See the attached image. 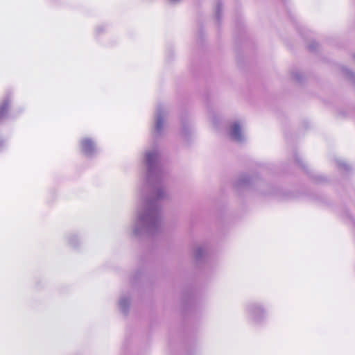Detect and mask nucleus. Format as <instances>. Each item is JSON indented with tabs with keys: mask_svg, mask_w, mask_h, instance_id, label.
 I'll list each match as a JSON object with an SVG mask.
<instances>
[{
	"mask_svg": "<svg viewBox=\"0 0 355 355\" xmlns=\"http://www.w3.org/2000/svg\"><path fill=\"white\" fill-rule=\"evenodd\" d=\"M80 146L82 151L85 154L92 153L94 149V142L87 138L83 139L80 141Z\"/></svg>",
	"mask_w": 355,
	"mask_h": 355,
	"instance_id": "nucleus-1",
	"label": "nucleus"
},
{
	"mask_svg": "<svg viewBox=\"0 0 355 355\" xmlns=\"http://www.w3.org/2000/svg\"><path fill=\"white\" fill-rule=\"evenodd\" d=\"M232 135L235 138H236V139H239L240 138V136H241V129H240V127H239V125L238 124H234L232 126Z\"/></svg>",
	"mask_w": 355,
	"mask_h": 355,
	"instance_id": "nucleus-2",
	"label": "nucleus"
},
{
	"mask_svg": "<svg viewBox=\"0 0 355 355\" xmlns=\"http://www.w3.org/2000/svg\"><path fill=\"white\" fill-rule=\"evenodd\" d=\"M162 126V119H159L157 120V130H160Z\"/></svg>",
	"mask_w": 355,
	"mask_h": 355,
	"instance_id": "nucleus-3",
	"label": "nucleus"
}]
</instances>
